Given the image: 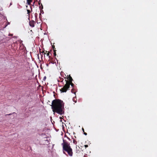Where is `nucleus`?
Segmentation results:
<instances>
[{
  "label": "nucleus",
  "instance_id": "4",
  "mask_svg": "<svg viewBox=\"0 0 157 157\" xmlns=\"http://www.w3.org/2000/svg\"><path fill=\"white\" fill-rule=\"evenodd\" d=\"M70 86V83L66 82V84L60 90V91L62 92H66L67 90H69Z\"/></svg>",
  "mask_w": 157,
  "mask_h": 157
},
{
  "label": "nucleus",
  "instance_id": "17",
  "mask_svg": "<svg viewBox=\"0 0 157 157\" xmlns=\"http://www.w3.org/2000/svg\"><path fill=\"white\" fill-rule=\"evenodd\" d=\"M27 14H29L30 13V11L29 10H27Z\"/></svg>",
  "mask_w": 157,
  "mask_h": 157
},
{
  "label": "nucleus",
  "instance_id": "21",
  "mask_svg": "<svg viewBox=\"0 0 157 157\" xmlns=\"http://www.w3.org/2000/svg\"><path fill=\"white\" fill-rule=\"evenodd\" d=\"M85 147L86 148L87 147H88V145H85Z\"/></svg>",
  "mask_w": 157,
  "mask_h": 157
},
{
  "label": "nucleus",
  "instance_id": "10",
  "mask_svg": "<svg viewBox=\"0 0 157 157\" xmlns=\"http://www.w3.org/2000/svg\"><path fill=\"white\" fill-rule=\"evenodd\" d=\"M73 100L75 103H76L77 102V99H76V97H74L73 98Z\"/></svg>",
  "mask_w": 157,
  "mask_h": 157
},
{
  "label": "nucleus",
  "instance_id": "7",
  "mask_svg": "<svg viewBox=\"0 0 157 157\" xmlns=\"http://www.w3.org/2000/svg\"><path fill=\"white\" fill-rule=\"evenodd\" d=\"M10 40L9 38V37H6L5 39L4 40H2V42H6V41H7L8 40Z\"/></svg>",
  "mask_w": 157,
  "mask_h": 157
},
{
  "label": "nucleus",
  "instance_id": "3",
  "mask_svg": "<svg viewBox=\"0 0 157 157\" xmlns=\"http://www.w3.org/2000/svg\"><path fill=\"white\" fill-rule=\"evenodd\" d=\"M1 18H2V20L3 21L4 23L1 25V28L4 29L6 28L9 24V23L7 22V20L6 17L1 14Z\"/></svg>",
  "mask_w": 157,
  "mask_h": 157
},
{
  "label": "nucleus",
  "instance_id": "5",
  "mask_svg": "<svg viewBox=\"0 0 157 157\" xmlns=\"http://www.w3.org/2000/svg\"><path fill=\"white\" fill-rule=\"evenodd\" d=\"M67 80L65 79V81L66 82L68 83H71V82L73 81V79L71 77V76L70 75H67Z\"/></svg>",
  "mask_w": 157,
  "mask_h": 157
},
{
  "label": "nucleus",
  "instance_id": "28",
  "mask_svg": "<svg viewBox=\"0 0 157 157\" xmlns=\"http://www.w3.org/2000/svg\"><path fill=\"white\" fill-rule=\"evenodd\" d=\"M30 8H31V11H32V7H31V6H30Z\"/></svg>",
  "mask_w": 157,
  "mask_h": 157
},
{
  "label": "nucleus",
  "instance_id": "15",
  "mask_svg": "<svg viewBox=\"0 0 157 157\" xmlns=\"http://www.w3.org/2000/svg\"><path fill=\"white\" fill-rule=\"evenodd\" d=\"M52 48L53 51H55L56 50V48H55V46L54 45H52Z\"/></svg>",
  "mask_w": 157,
  "mask_h": 157
},
{
  "label": "nucleus",
  "instance_id": "8",
  "mask_svg": "<svg viewBox=\"0 0 157 157\" xmlns=\"http://www.w3.org/2000/svg\"><path fill=\"white\" fill-rule=\"evenodd\" d=\"M32 0H27V4L30 5L31 3L32 2Z\"/></svg>",
  "mask_w": 157,
  "mask_h": 157
},
{
  "label": "nucleus",
  "instance_id": "29",
  "mask_svg": "<svg viewBox=\"0 0 157 157\" xmlns=\"http://www.w3.org/2000/svg\"><path fill=\"white\" fill-rule=\"evenodd\" d=\"M11 114L10 113V114H8L7 115H11Z\"/></svg>",
  "mask_w": 157,
  "mask_h": 157
},
{
  "label": "nucleus",
  "instance_id": "9",
  "mask_svg": "<svg viewBox=\"0 0 157 157\" xmlns=\"http://www.w3.org/2000/svg\"><path fill=\"white\" fill-rule=\"evenodd\" d=\"M76 145V152L78 153V152H79L80 151L79 150H77V149L78 148H80V147H79V146H77Z\"/></svg>",
  "mask_w": 157,
  "mask_h": 157
},
{
  "label": "nucleus",
  "instance_id": "22",
  "mask_svg": "<svg viewBox=\"0 0 157 157\" xmlns=\"http://www.w3.org/2000/svg\"><path fill=\"white\" fill-rule=\"evenodd\" d=\"M60 79L61 80V82H62L63 81V78H60Z\"/></svg>",
  "mask_w": 157,
  "mask_h": 157
},
{
  "label": "nucleus",
  "instance_id": "16",
  "mask_svg": "<svg viewBox=\"0 0 157 157\" xmlns=\"http://www.w3.org/2000/svg\"><path fill=\"white\" fill-rule=\"evenodd\" d=\"M71 85V86L73 88L74 86V85L73 84V83H72V82H71V83H70V85Z\"/></svg>",
  "mask_w": 157,
  "mask_h": 157
},
{
  "label": "nucleus",
  "instance_id": "25",
  "mask_svg": "<svg viewBox=\"0 0 157 157\" xmlns=\"http://www.w3.org/2000/svg\"><path fill=\"white\" fill-rule=\"evenodd\" d=\"M13 34H10L9 35V36H13Z\"/></svg>",
  "mask_w": 157,
  "mask_h": 157
},
{
  "label": "nucleus",
  "instance_id": "14",
  "mask_svg": "<svg viewBox=\"0 0 157 157\" xmlns=\"http://www.w3.org/2000/svg\"><path fill=\"white\" fill-rule=\"evenodd\" d=\"M39 8L40 9H43V6L42 4H41V6H39Z\"/></svg>",
  "mask_w": 157,
  "mask_h": 157
},
{
  "label": "nucleus",
  "instance_id": "31",
  "mask_svg": "<svg viewBox=\"0 0 157 157\" xmlns=\"http://www.w3.org/2000/svg\"><path fill=\"white\" fill-rule=\"evenodd\" d=\"M47 66H48V64H47Z\"/></svg>",
  "mask_w": 157,
  "mask_h": 157
},
{
  "label": "nucleus",
  "instance_id": "18",
  "mask_svg": "<svg viewBox=\"0 0 157 157\" xmlns=\"http://www.w3.org/2000/svg\"><path fill=\"white\" fill-rule=\"evenodd\" d=\"M53 51H54V55L55 56L56 55V50Z\"/></svg>",
  "mask_w": 157,
  "mask_h": 157
},
{
  "label": "nucleus",
  "instance_id": "19",
  "mask_svg": "<svg viewBox=\"0 0 157 157\" xmlns=\"http://www.w3.org/2000/svg\"><path fill=\"white\" fill-rule=\"evenodd\" d=\"M40 13H44V12H43V11L42 10V9H40Z\"/></svg>",
  "mask_w": 157,
  "mask_h": 157
},
{
  "label": "nucleus",
  "instance_id": "1",
  "mask_svg": "<svg viewBox=\"0 0 157 157\" xmlns=\"http://www.w3.org/2000/svg\"><path fill=\"white\" fill-rule=\"evenodd\" d=\"M64 103L63 101L59 99H55L53 100L51 105L53 112L62 114L64 113L63 109H64Z\"/></svg>",
  "mask_w": 157,
  "mask_h": 157
},
{
  "label": "nucleus",
  "instance_id": "6",
  "mask_svg": "<svg viewBox=\"0 0 157 157\" xmlns=\"http://www.w3.org/2000/svg\"><path fill=\"white\" fill-rule=\"evenodd\" d=\"M35 21L33 20H31L29 21V24L30 26L33 27L35 26Z\"/></svg>",
  "mask_w": 157,
  "mask_h": 157
},
{
  "label": "nucleus",
  "instance_id": "2",
  "mask_svg": "<svg viewBox=\"0 0 157 157\" xmlns=\"http://www.w3.org/2000/svg\"><path fill=\"white\" fill-rule=\"evenodd\" d=\"M63 146V153L65 154V151L67 152L70 156H73V153L72 149L71 148L70 143H68L65 140L63 139V143L62 144Z\"/></svg>",
  "mask_w": 157,
  "mask_h": 157
},
{
  "label": "nucleus",
  "instance_id": "23",
  "mask_svg": "<svg viewBox=\"0 0 157 157\" xmlns=\"http://www.w3.org/2000/svg\"><path fill=\"white\" fill-rule=\"evenodd\" d=\"M84 132V134L85 135H87V134L86 133V132Z\"/></svg>",
  "mask_w": 157,
  "mask_h": 157
},
{
  "label": "nucleus",
  "instance_id": "24",
  "mask_svg": "<svg viewBox=\"0 0 157 157\" xmlns=\"http://www.w3.org/2000/svg\"><path fill=\"white\" fill-rule=\"evenodd\" d=\"M67 138L69 140H71V139L70 138H69V137H67Z\"/></svg>",
  "mask_w": 157,
  "mask_h": 157
},
{
  "label": "nucleus",
  "instance_id": "26",
  "mask_svg": "<svg viewBox=\"0 0 157 157\" xmlns=\"http://www.w3.org/2000/svg\"><path fill=\"white\" fill-rule=\"evenodd\" d=\"M82 130L83 132H84V128H82Z\"/></svg>",
  "mask_w": 157,
  "mask_h": 157
},
{
  "label": "nucleus",
  "instance_id": "20",
  "mask_svg": "<svg viewBox=\"0 0 157 157\" xmlns=\"http://www.w3.org/2000/svg\"><path fill=\"white\" fill-rule=\"evenodd\" d=\"M41 4V2H40V1L39 2H38V4H39V5H40V4Z\"/></svg>",
  "mask_w": 157,
  "mask_h": 157
},
{
  "label": "nucleus",
  "instance_id": "30",
  "mask_svg": "<svg viewBox=\"0 0 157 157\" xmlns=\"http://www.w3.org/2000/svg\"><path fill=\"white\" fill-rule=\"evenodd\" d=\"M40 15H41V14L40 13Z\"/></svg>",
  "mask_w": 157,
  "mask_h": 157
},
{
  "label": "nucleus",
  "instance_id": "27",
  "mask_svg": "<svg viewBox=\"0 0 157 157\" xmlns=\"http://www.w3.org/2000/svg\"><path fill=\"white\" fill-rule=\"evenodd\" d=\"M67 136H66V135H64V137H66L67 138Z\"/></svg>",
  "mask_w": 157,
  "mask_h": 157
},
{
  "label": "nucleus",
  "instance_id": "11",
  "mask_svg": "<svg viewBox=\"0 0 157 157\" xmlns=\"http://www.w3.org/2000/svg\"><path fill=\"white\" fill-rule=\"evenodd\" d=\"M73 143L75 144V145H76L77 144V141L76 140L74 139L73 138Z\"/></svg>",
  "mask_w": 157,
  "mask_h": 157
},
{
  "label": "nucleus",
  "instance_id": "12",
  "mask_svg": "<svg viewBox=\"0 0 157 157\" xmlns=\"http://www.w3.org/2000/svg\"><path fill=\"white\" fill-rule=\"evenodd\" d=\"M45 54H46L47 55V56H49V58L51 59V57L50 56H49V52H48V53H47V54H46V53H45L44 52V55Z\"/></svg>",
  "mask_w": 157,
  "mask_h": 157
},
{
  "label": "nucleus",
  "instance_id": "13",
  "mask_svg": "<svg viewBox=\"0 0 157 157\" xmlns=\"http://www.w3.org/2000/svg\"><path fill=\"white\" fill-rule=\"evenodd\" d=\"M71 92L72 93H74V94H75V89H74L73 88L71 90Z\"/></svg>",
  "mask_w": 157,
  "mask_h": 157
}]
</instances>
